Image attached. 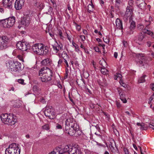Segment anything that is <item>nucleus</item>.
Wrapping results in <instances>:
<instances>
[{
    "instance_id": "f257e3e1",
    "label": "nucleus",
    "mask_w": 154,
    "mask_h": 154,
    "mask_svg": "<svg viewBox=\"0 0 154 154\" xmlns=\"http://www.w3.org/2000/svg\"><path fill=\"white\" fill-rule=\"evenodd\" d=\"M52 73L51 70L47 67H43L39 71L40 80L43 82H47L51 80Z\"/></svg>"
},
{
    "instance_id": "f03ea898",
    "label": "nucleus",
    "mask_w": 154,
    "mask_h": 154,
    "mask_svg": "<svg viewBox=\"0 0 154 154\" xmlns=\"http://www.w3.org/2000/svg\"><path fill=\"white\" fill-rule=\"evenodd\" d=\"M0 119L5 124L11 125H14L17 121V120L13 118L12 115H8L7 113L1 114Z\"/></svg>"
},
{
    "instance_id": "7ed1b4c3",
    "label": "nucleus",
    "mask_w": 154,
    "mask_h": 154,
    "mask_svg": "<svg viewBox=\"0 0 154 154\" xmlns=\"http://www.w3.org/2000/svg\"><path fill=\"white\" fill-rule=\"evenodd\" d=\"M15 22V17H9L0 21L1 25L4 28H10L12 27Z\"/></svg>"
},
{
    "instance_id": "20e7f679",
    "label": "nucleus",
    "mask_w": 154,
    "mask_h": 154,
    "mask_svg": "<svg viewBox=\"0 0 154 154\" xmlns=\"http://www.w3.org/2000/svg\"><path fill=\"white\" fill-rule=\"evenodd\" d=\"M65 125L70 126L73 129L77 131L79 129V126L75 119L72 118H68L65 122Z\"/></svg>"
},
{
    "instance_id": "39448f33",
    "label": "nucleus",
    "mask_w": 154,
    "mask_h": 154,
    "mask_svg": "<svg viewBox=\"0 0 154 154\" xmlns=\"http://www.w3.org/2000/svg\"><path fill=\"white\" fill-rule=\"evenodd\" d=\"M133 7L131 6H127L125 14L123 16V19L125 22L128 19H132V16L133 11Z\"/></svg>"
},
{
    "instance_id": "423d86ee",
    "label": "nucleus",
    "mask_w": 154,
    "mask_h": 154,
    "mask_svg": "<svg viewBox=\"0 0 154 154\" xmlns=\"http://www.w3.org/2000/svg\"><path fill=\"white\" fill-rule=\"evenodd\" d=\"M2 45L0 46V49H3V50L5 49L8 47V44L9 41V38L6 36H3L1 37Z\"/></svg>"
},
{
    "instance_id": "0eeeda50",
    "label": "nucleus",
    "mask_w": 154,
    "mask_h": 154,
    "mask_svg": "<svg viewBox=\"0 0 154 154\" xmlns=\"http://www.w3.org/2000/svg\"><path fill=\"white\" fill-rule=\"evenodd\" d=\"M17 48L22 51H26L29 46L26 45V43L21 42H18L16 45Z\"/></svg>"
},
{
    "instance_id": "6e6552de",
    "label": "nucleus",
    "mask_w": 154,
    "mask_h": 154,
    "mask_svg": "<svg viewBox=\"0 0 154 154\" xmlns=\"http://www.w3.org/2000/svg\"><path fill=\"white\" fill-rule=\"evenodd\" d=\"M44 113L45 115L48 117L50 119H54V116L55 115V113L54 112L53 109L50 108H46Z\"/></svg>"
},
{
    "instance_id": "1a4fd4ad",
    "label": "nucleus",
    "mask_w": 154,
    "mask_h": 154,
    "mask_svg": "<svg viewBox=\"0 0 154 154\" xmlns=\"http://www.w3.org/2000/svg\"><path fill=\"white\" fill-rule=\"evenodd\" d=\"M69 154H82V152L79 148L69 145Z\"/></svg>"
},
{
    "instance_id": "9d476101",
    "label": "nucleus",
    "mask_w": 154,
    "mask_h": 154,
    "mask_svg": "<svg viewBox=\"0 0 154 154\" xmlns=\"http://www.w3.org/2000/svg\"><path fill=\"white\" fill-rule=\"evenodd\" d=\"M24 4V0H16L15 3L14 7L17 10H20Z\"/></svg>"
},
{
    "instance_id": "9b49d317",
    "label": "nucleus",
    "mask_w": 154,
    "mask_h": 154,
    "mask_svg": "<svg viewBox=\"0 0 154 154\" xmlns=\"http://www.w3.org/2000/svg\"><path fill=\"white\" fill-rule=\"evenodd\" d=\"M30 21V19L28 17L21 18L19 24L24 26H27L29 24Z\"/></svg>"
},
{
    "instance_id": "f8f14e48",
    "label": "nucleus",
    "mask_w": 154,
    "mask_h": 154,
    "mask_svg": "<svg viewBox=\"0 0 154 154\" xmlns=\"http://www.w3.org/2000/svg\"><path fill=\"white\" fill-rule=\"evenodd\" d=\"M17 62H14L11 61H10L6 63V65L9 70L13 72L15 70L14 68H13L14 66H15L17 64Z\"/></svg>"
},
{
    "instance_id": "ddd939ff",
    "label": "nucleus",
    "mask_w": 154,
    "mask_h": 154,
    "mask_svg": "<svg viewBox=\"0 0 154 154\" xmlns=\"http://www.w3.org/2000/svg\"><path fill=\"white\" fill-rule=\"evenodd\" d=\"M65 132L70 136H73L76 132L75 130L73 129L70 126L65 125Z\"/></svg>"
},
{
    "instance_id": "4468645a",
    "label": "nucleus",
    "mask_w": 154,
    "mask_h": 154,
    "mask_svg": "<svg viewBox=\"0 0 154 154\" xmlns=\"http://www.w3.org/2000/svg\"><path fill=\"white\" fill-rule=\"evenodd\" d=\"M69 146L67 145L65 146L63 149L58 148L59 153V154H69Z\"/></svg>"
},
{
    "instance_id": "2eb2a0df",
    "label": "nucleus",
    "mask_w": 154,
    "mask_h": 154,
    "mask_svg": "<svg viewBox=\"0 0 154 154\" xmlns=\"http://www.w3.org/2000/svg\"><path fill=\"white\" fill-rule=\"evenodd\" d=\"M2 3L6 8H10L12 7V2L10 0H2Z\"/></svg>"
},
{
    "instance_id": "dca6fc26",
    "label": "nucleus",
    "mask_w": 154,
    "mask_h": 154,
    "mask_svg": "<svg viewBox=\"0 0 154 154\" xmlns=\"http://www.w3.org/2000/svg\"><path fill=\"white\" fill-rule=\"evenodd\" d=\"M52 46L54 50L56 51V53H57L60 49L61 50H63L62 45L61 44H59L57 42L56 44L53 45Z\"/></svg>"
},
{
    "instance_id": "f3484780",
    "label": "nucleus",
    "mask_w": 154,
    "mask_h": 154,
    "mask_svg": "<svg viewBox=\"0 0 154 154\" xmlns=\"http://www.w3.org/2000/svg\"><path fill=\"white\" fill-rule=\"evenodd\" d=\"M137 3L138 4V6L141 9L144 10L145 9L146 4L143 0H138Z\"/></svg>"
},
{
    "instance_id": "a211bd4d",
    "label": "nucleus",
    "mask_w": 154,
    "mask_h": 154,
    "mask_svg": "<svg viewBox=\"0 0 154 154\" xmlns=\"http://www.w3.org/2000/svg\"><path fill=\"white\" fill-rule=\"evenodd\" d=\"M114 144L116 145L115 141L113 140H112L109 142V147L111 151L113 152H115L118 151V149L116 147V149L114 147Z\"/></svg>"
},
{
    "instance_id": "6ab92c4d",
    "label": "nucleus",
    "mask_w": 154,
    "mask_h": 154,
    "mask_svg": "<svg viewBox=\"0 0 154 154\" xmlns=\"http://www.w3.org/2000/svg\"><path fill=\"white\" fill-rule=\"evenodd\" d=\"M116 23L117 27L122 30L123 29L122 23V21L119 19L117 18L116 21Z\"/></svg>"
},
{
    "instance_id": "aec40b11",
    "label": "nucleus",
    "mask_w": 154,
    "mask_h": 154,
    "mask_svg": "<svg viewBox=\"0 0 154 154\" xmlns=\"http://www.w3.org/2000/svg\"><path fill=\"white\" fill-rule=\"evenodd\" d=\"M11 144H14V145H15V146L14 145L12 147V148H13V150H14L13 154H20V149H19L17 144L14 143H13Z\"/></svg>"
},
{
    "instance_id": "412c9836",
    "label": "nucleus",
    "mask_w": 154,
    "mask_h": 154,
    "mask_svg": "<svg viewBox=\"0 0 154 154\" xmlns=\"http://www.w3.org/2000/svg\"><path fill=\"white\" fill-rule=\"evenodd\" d=\"M143 32L144 34H147L151 35L152 38H154V34L152 31L149 30L148 28H144L143 29Z\"/></svg>"
},
{
    "instance_id": "4be33fe9",
    "label": "nucleus",
    "mask_w": 154,
    "mask_h": 154,
    "mask_svg": "<svg viewBox=\"0 0 154 154\" xmlns=\"http://www.w3.org/2000/svg\"><path fill=\"white\" fill-rule=\"evenodd\" d=\"M48 47L43 45L42 50H41V51H40L41 52L40 54H41V55H46L48 53Z\"/></svg>"
},
{
    "instance_id": "5701e85b",
    "label": "nucleus",
    "mask_w": 154,
    "mask_h": 154,
    "mask_svg": "<svg viewBox=\"0 0 154 154\" xmlns=\"http://www.w3.org/2000/svg\"><path fill=\"white\" fill-rule=\"evenodd\" d=\"M39 44H36L33 45L32 47V51L35 53L37 54L39 47L41 48L40 45H39Z\"/></svg>"
},
{
    "instance_id": "b1692460",
    "label": "nucleus",
    "mask_w": 154,
    "mask_h": 154,
    "mask_svg": "<svg viewBox=\"0 0 154 154\" xmlns=\"http://www.w3.org/2000/svg\"><path fill=\"white\" fill-rule=\"evenodd\" d=\"M94 9V6L93 5L92 2H91V4H89L88 6V11L89 13H91L93 12Z\"/></svg>"
},
{
    "instance_id": "393cba45",
    "label": "nucleus",
    "mask_w": 154,
    "mask_h": 154,
    "mask_svg": "<svg viewBox=\"0 0 154 154\" xmlns=\"http://www.w3.org/2000/svg\"><path fill=\"white\" fill-rule=\"evenodd\" d=\"M129 20L130 24L129 28L130 29L134 30L136 27L135 23L133 20H132V19Z\"/></svg>"
},
{
    "instance_id": "a878e982",
    "label": "nucleus",
    "mask_w": 154,
    "mask_h": 154,
    "mask_svg": "<svg viewBox=\"0 0 154 154\" xmlns=\"http://www.w3.org/2000/svg\"><path fill=\"white\" fill-rule=\"evenodd\" d=\"M51 60L49 58H46L42 60L41 63L42 65H47L50 63Z\"/></svg>"
},
{
    "instance_id": "bb28decb",
    "label": "nucleus",
    "mask_w": 154,
    "mask_h": 154,
    "mask_svg": "<svg viewBox=\"0 0 154 154\" xmlns=\"http://www.w3.org/2000/svg\"><path fill=\"white\" fill-rule=\"evenodd\" d=\"M17 65H16L15 66H14L13 68H14V71L13 72H17L19 71L21 69V64L20 63L18 62H17Z\"/></svg>"
},
{
    "instance_id": "cd10ccee",
    "label": "nucleus",
    "mask_w": 154,
    "mask_h": 154,
    "mask_svg": "<svg viewBox=\"0 0 154 154\" xmlns=\"http://www.w3.org/2000/svg\"><path fill=\"white\" fill-rule=\"evenodd\" d=\"M145 37V35L142 33H140L138 36V40L139 41L141 42L143 40Z\"/></svg>"
},
{
    "instance_id": "c85d7f7f",
    "label": "nucleus",
    "mask_w": 154,
    "mask_h": 154,
    "mask_svg": "<svg viewBox=\"0 0 154 154\" xmlns=\"http://www.w3.org/2000/svg\"><path fill=\"white\" fill-rule=\"evenodd\" d=\"M62 57H63V59H67L69 60V57L68 55L67 54L65 51H63L62 54Z\"/></svg>"
},
{
    "instance_id": "c756f323",
    "label": "nucleus",
    "mask_w": 154,
    "mask_h": 154,
    "mask_svg": "<svg viewBox=\"0 0 154 154\" xmlns=\"http://www.w3.org/2000/svg\"><path fill=\"white\" fill-rule=\"evenodd\" d=\"M100 71L101 73L104 75L108 74L109 72L108 71L105 67H101L100 69Z\"/></svg>"
},
{
    "instance_id": "7c9ffc66",
    "label": "nucleus",
    "mask_w": 154,
    "mask_h": 154,
    "mask_svg": "<svg viewBox=\"0 0 154 154\" xmlns=\"http://www.w3.org/2000/svg\"><path fill=\"white\" fill-rule=\"evenodd\" d=\"M103 82H101L100 80H98V83L99 85H100L103 86H106L107 85V84L105 82H106V80L105 79H103Z\"/></svg>"
},
{
    "instance_id": "2f4dec72",
    "label": "nucleus",
    "mask_w": 154,
    "mask_h": 154,
    "mask_svg": "<svg viewBox=\"0 0 154 154\" xmlns=\"http://www.w3.org/2000/svg\"><path fill=\"white\" fill-rule=\"evenodd\" d=\"M146 76V75H144L140 77L139 79L138 82L139 83H143L145 81V78Z\"/></svg>"
},
{
    "instance_id": "473e14b6",
    "label": "nucleus",
    "mask_w": 154,
    "mask_h": 154,
    "mask_svg": "<svg viewBox=\"0 0 154 154\" xmlns=\"http://www.w3.org/2000/svg\"><path fill=\"white\" fill-rule=\"evenodd\" d=\"M118 92H119V94L120 95V99H122V98H125V95L123 91H120V90H118Z\"/></svg>"
},
{
    "instance_id": "72a5a7b5",
    "label": "nucleus",
    "mask_w": 154,
    "mask_h": 154,
    "mask_svg": "<svg viewBox=\"0 0 154 154\" xmlns=\"http://www.w3.org/2000/svg\"><path fill=\"white\" fill-rule=\"evenodd\" d=\"M39 45H40L41 48H40L39 47V48H38V51L37 54H38V55H41V54H40L41 52L40 51H41V50H42V47H43V44H39Z\"/></svg>"
},
{
    "instance_id": "f704fd0d",
    "label": "nucleus",
    "mask_w": 154,
    "mask_h": 154,
    "mask_svg": "<svg viewBox=\"0 0 154 154\" xmlns=\"http://www.w3.org/2000/svg\"><path fill=\"white\" fill-rule=\"evenodd\" d=\"M121 3V0H116L115 5L116 7L118 8Z\"/></svg>"
},
{
    "instance_id": "c9c22d12",
    "label": "nucleus",
    "mask_w": 154,
    "mask_h": 154,
    "mask_svg": "<svg viewBox=\"0 0 154 154\" xmlns=\"http://www.w3.org/2000/svg\"><path fill=\"white\" fill-rule=\"evenodd\" d=\"M17 82L23 85L25 84V83L24 82V80L23 79H18L17 80Z\"/></svg>"
},
{
    "instance_id": "e433bc0d",
    "label": "nucleus",
    "mask_w": 154,
    "mask_h": 154,
    "mask_svg": "<svg viewBox=\"0 0 154 154\" xmlns=\"http://www.w3.org/2000/svg\"><path fill=\"white\" fill-rule=\"evenodd\" d=\"M134 32V30L132 29H129L127 31V34L128 35H130L133 34Z\"/></svg>"
},
{
    "instance_id": "4c0bfd02",
    "label": "nucleus",
    "mask_w": 154,
    "mask_h": 154,
    "mask_svg": "<svg viewBox=\"0 0 154 154\" xmlns=\"http://www.w3.org/2000/svg\"><path fill=\"white\" fill-rule=\"evenodd\" d=\"M42 128L43 129L46 130H48L49 129V125L48 124L44 125L42 126Z\"/></svg>"
},
{
    "instance_id": "58836bf2",
    "label": "nucleus",
    "mask_w": 154,
    "mask_h": 154,
    "mask_svg": "<svg viewBox=\"0 0 154 154\" xmlns=\"http://www.w3.org/2000/svg\"><path fill=\"white\" fill-rule=\"evenodd\" d=\"M122 77V75L118 73L116 74V76L115 78V80H117V79L118 78L119 79L121 80V78Z\"/></svg>"
},
{
    "instance_id": "ea45409f",
    "label": "nucleus",
    "mask_w": 154,
    "mask_h": 154,
    "mask_svg": "<svg viewBox=\"0 0 154 154\" xmlns=\"http://www.w3.org/2000/svg\"><path fill=\"white\" fill-rule=\"evenodd\" d=\"M33 90L34 91H39V88L36 86H34Z\"/></svg>"
},
{
    "instance_id": "a19ab883",
    "label": "nucleus",
    "mask_w": 154,
    "mask_h": 154,
    "mask_svg": "<svg viewBox=\"0 0 154 154\" xmlns=\"http://www.w3.org/2000/svg\"><path fill=\"white\" fill-rule=\"evenodd\" d=\"M76 29L78 31L80 30L81 29V26L79 25H78L76 23H75Z\"/></svg>"
},
{
    "instance_id": "79ce46f5",
    "label": "nucleus",
    "mask_w": 154,
    "mask_h": 154,
    "mask_svg": "<svg viewBox=\"0 0 154 154\" xmlns=\"http://www.w3.org/2000/svg\"><path fill=\"white\" fill-rule=\"evenodd\" d=\"M17 57L20 60L22 61L23 62L24 61L22 56L20 55H17Z\"/></svg>"
},
{
    "instance_id": "37998d69",
    "label": "nucleus",
    "mask_w": 154,
    "mask_h": 154,
    "mask_svg": "<svg viewBox=\"0 0 154 154\" xmlns=\"http://www.w3.org/2000/svg\"><path fill=\"white\" fill-rule=\"evenodd\" d=\"M144 26L143 25L141 24H139L138 25L137 28L139 29H143Z\"/></svg>"
},
{
    "instance_id": "c03bdc74",
    "label": "nucleus",
    "mask_w": 154,
    "mask_h": 154,
    "mask_svg": "<svg viewBox=\"0 0 154 154\" xmlns=\"http://www.w3.org/2000/svg\"><path fill=\"white\" fill-rule=\"evenodd\" d=\"M82 82V83L83 84H85V81H84V80L83 79H81L80 80H79L78 79V80H76V82L77 83L78 85H79L80 84L78 83V82Z\"/></svg>"
},
{
    "instance_id": "a18cd8bd",
    "label": "nucleus",
    "mask_w": 154,
    "mask_h": 154,
    "mask_svg": "<svg viewBox=\"0 0 154 154\" xmlns=\"http://www.w3.org/2000/svg\"><path fill=\"white\" fill-rule=\"evenodd\" d=\"M103 41L105 42L106 43H108L109 42V39L108 38L106 37L105 38H103Z\"/></svg>"
},
{
    "instance_id": "49530a36",
    "label": "nucleus",
    "mask_w": 154,
    "mask_h": 154,
    "mask_svg": "<svg viewBox=\"0 0 154 154\" xmlns=\"http://www.w3.org/2000/svg\"><path fill=\"white\" fill-rule=\"evenodd\" d=\"M62 127L61 125L58 123L56 125V128L57 129H61Z\"/></svg>"
},
{
    "instance_id": "de8ad7c7",
    "label": "nucleus",
    "mask_w": 154,
    "mask_h": 154,
    "mask_svg": "<svg viewBox=\"0 0 154 154\" xmlns=\"http://www.w3.org/2000/svg\"><path fill=\"white\" fill-rule=\"evenodd\" d=\"M63 60L61 59H60L59 60L58 62V65L57 66L59 67L61 65V63L63 62Z\"/></svg>"
},
{
    "instance_id": "09e8293b",
    "label": "nucleus",
    "mask_w": 154,
    "mask_h": 154,
    "mask_svg": "<svg viewBox=\"0 0 154 154\" xmlns=\"http://www.w3.org/2000/svg\"><path fill=\"white\" fill-rule=\"evenodd\" d=\"M35 6H38L39 5V0H33Z\"/></svg>"
},
{
    "instance_id": "8fccbe9b",
    "label": "nucleus",
    "mask_w": 154,
    "mask_h": 154,
    "mask_svg": "<svg viewBox=\"0 0 154 154\" xmlns=\"http://www.w3.org/2000/svg\"><path fill=\"white\" fill-rule=\"evenodd\" d=\"M140 129H141L144 130L145 129V124L143 123H141L140 125Z\"/></svg>"
},
{
    "instance_id": "3c124183",
    "label": "nucleus",
    "mask_w": 154,
    "mask_h": 154,
    "mask_svg": "<svg viewBox=\"0 0 154 154\" xmlns=\"http://www.w3.org/2000/svg\"><path fill=\"white\" fill-rule=\"evenodd\" d=\"M57 86L60 89H62L63 88L60 82H57Z\"/></svg>"
},
{
    "instance_id": "603ef678",
    "label": "nucleus",
    "mask_w": 154,
    "mask_h": 154,
    "mask_svg": "<svg viewBox=\"0 0 154 154\" xmlns=\"http://www.w3.org/2000/svg\"><path fill=\"white\" fill-rule=\"evenodd\" d=\"M128 5H129V6L132 7V5L133 4L134 1L133 0H129L128 1Z\"/></svg>"
},
{
    "instance_id": "864d4df0",
    "label": "nucleus",
    "mask_w": 154,
    "mask_h": 154,
    "mask_svg": "<svg viewBox=\"0 0 154 154\" xmlns=\"http://www.w3.org/2000/svg\"><path fill=\"white\" fill-rule=\"evenodd\" d=\"M59 35L60 36V37L61 38H62L63 37L62 35V31L61 30H59Z\"/></svg>"
},
{
    "instance_id": "5fc2aeb1",
    "label": "nucleus",
    "mask_w": 154,
    "mask_h": 154,
    "mask_svg": "<svg viewBox=\"0 0 154 154\" xmlns=\"http://www.w3.org/2000/svg\"><path fill=\"white\" fill-rule=\"evenodd\" d=\"M124 151L125 154H129L128 150L127 148H124Z\"/></svg>"
},
{
    "instance_id": "6e6d98bb",
    "label": "nucleus",
    "mask_w": 154,
    "mask_h": 154,
    "mask_svg": "<svg viewBox=\"0 0 154 154\" xmlns=\"http://www.w3.org/2000/svg\"><path fill=\"white\" fill-rule=\"evenodd\" d=\"M67 70L66 71V73H65L64 77V79H66L68 76V71L67 69Z\"/></svg>"
},
{
    "instance_id": "4d7b16f0",
    "label": "nucleus",
    "mask_w": 154,
    "mask_h": 154,
    "mask_svg": "<svg viewBox=\"0 0 154 154\" xmlns=\"http://www.w3.org/2000/svg\"><path fill=\"white\" fill-rule=\"evenodd\" d=\"M120 99L124 103H126L127 102L126 99L125 98H122V99Z\"/></svg>"
},
{
    "instance_id": "13d9d810",
    "label": "nucleus",
    "mask_w": 154,
    "mask_h": 154,
    "mask_svg": "<svg viewBox=\"0 0 154 154\" xmlns=\"http://www.w3.org/2000/svg\"><path fill=\"white\" fill-rule=\"evenodd\" d=\"M97 145L98 146H101L103 147H105V146L103 144H101V143L97 142Z\"/></svg>"
},
{
    "instance_id": "bf43d9fd",
    "label": "nucleus",
    "mask_w": 154,
    "mask_h": 154,
    "mask_svg": "<svg viewBox=\"0 0 154 154\" xmlns=\"http://www.w3.org/2000/svg\"><path fill=\"white\" fill-rule=\"evenodd\" d=\"M40 100L41 102L43 103H44L45 102V100L43 98H41L40 99Z\"/></svg>"
},
{
    "instance_id": "052dcab7",
    "label": "nucleus",
    "mask_w": 154,
    "mask_h": 154,
    "mask_svg": "<svg viewBox=\"0 0 154 154\" xmlns=\"http://www.w3.org/2000/svg\"><path fill=\"white\" fill-rule=\"evenodd\" d=\"M120 80V84L121 85H122V86L123 87H124L125 88V84L124 83H123V82H122V81H121V80Z\"/></svg>"
},
{
    "instance_id": "680f3d73",
    "label": "nucleus",
    "mask_w": 154,
    "mask_h": 154,
    "mask_svg": "<svg viewBox=\"0 0 154 154\" xmlns=\"http://www.w3.org/2000/svg\"><path fill=\"white\" fill-rule=\"evenodd\" d=\"M139 63L140 64L139 65L140 66H144L143 62L142 61H139Z\"/></svg>"
},
{
    "instance_id": "e2e57ef3",
    "label": "nucleus",
    "mask_w": 154,
    "mask_h": 154,
    "mask_svg": "<svg viewBox=\"0 0 154 154\" xmlns=\"http://www.w3.org/2000/svg\"><path fill=\"white\" fill-rule=\"evenodd\" d=\"M146 22H147V23L146 24V27H147L148 26H149L151 22H150L149 21H148L146 20H145Z\"/></svg>"
},
{
    "instance_id": "0e129e2a",
    "label": "nucleus",
    "mask_w": 154,
    "mask_h": 154,
    "mask_svg": "<svg viewBox=\"0 0 154 154\" xmlns=\"http://www.w3.org/2000/svg\"><path fill=\"white\" fill-rule=\"evenodd\" d=\"M94 49L95 50V51L97 52H99L100 51L99 49V48L97 47H94Z\"/></svg>"
},
{
    "instance_id": "69168bd1",
    "label": "nucleus",
    "mask_w": 154,
    "mask_h": 154,
    "mask_svg": "<svg viewBox=\"0 0 154 154\" xmlns=\"http://www.w3.org/2000/svg\"><path fill=\"white\" fill-rule=\"evenodd\" d=\"M83 49H84V51L85 53H86L88 54H89V52L87 49L86 48H84Z\"/></svg>"
},
{
    "instance_id": "338daca9",
    "label": "nucleus",
    "mask_w": 154,
    "mask_h": 154,
    "mask_svg": "<svg viewBox=\"0 0 154 154\" xmlns=\"http://www.w3.org/2000/svg\"><path fill=\"white\" fill-rule=\"evenodd\" d=\"M149 126V128H152L153 130H154V125L150 124Z\"/></svg>"
},
{
    "instance_id": "774afa93",
    "label": "nucleus",
    "mask_w": 154,
    "mask_h": 154,
    "mask_svg": "<svg viewBox=\"0 0 154 154\" xmlns=\"http://www.w3.org/2000/svg\"><path fill=\"white\" fill-rule=\"evenodd\" d=\"M83 33L85 35H88V32H87V31L86 30L84 29L83 30Z\"/></svg>"
}]
</instances>
